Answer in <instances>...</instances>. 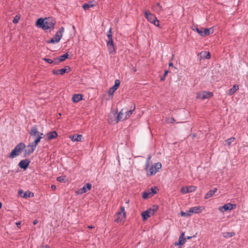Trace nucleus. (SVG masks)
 Returning <instances> with one entry per match:
<instances>
[{
  "label": "nucleus",
  "instance_id": "nucleus-53",
  "mask_svg": "<svg viewBox=\"0 0 248 248\" xmlns=\"http://www.w3.org/2000/svg\"><path fill=\"white\" fill-rule=\"evenodd\" d=\"M38 220L37 219H35L33 221V224L36 225L38 223Z\"/></svg>",
  "mask_w": 248,
  "mask_h": 248
},
{
  "label": "nucleus",
  "instance_id": "nucleus-39",
  "mask_svg": "<svg viewBox=\"0 0 248 248\" xmlns=\"http://www.w3.org/2000/svg\"><path fill=\"white\" fill-rule=\"evenodd\" d=\"M193 30L194 31H196L201 36H202V30L200 29L198 27H195V28H193Z\"/></svg>",
  "mask_w": 248,
  "mask_h": 248
},
{
  "label": "nucleus",
  "instance_id": "nucleus-12",
  "mask_svg": "<svg viewBox=\"0 0 248 248\" xmlns=\"http://www.w3.org/2000/svg\"><path fill=\"white\" fill-rule=\"evenodd\" d=\"M203 209L204 208L202 206H195L190 208L188 212L190 213L191 215L193 213L198 214L201 213Z\"/></svg>",
  "mask_w": 248,
  "mask_h": 248
},
{
  "label": "nucleus",
  "instance_id": "nucleus-9",
  "mask_svg": "<svg viewBox=\"0 0 248 248\" xmlns=\"http://www.w3.org/2000/svg\"><path fill=\"white\" fill-rule=\"evenodd\" d=\"M120 85V80L119 79H116L115 80L114 85L112 87L110 88L108 92L109 95L112 96L114 92L119 88Z\"/></svg>",
  "mask_w": 248,
  "mask_h": 248
},
{
  "label": "nucleus",
  "instance_id": "nucleus-23",
  "mask_svg": "<svg viewBox=\"0 0 248 248\" xmlns=\"http://www.w3.org/2000/svg\"><path fill=\"white\" fill-rule=\"evenodd\" d=\"M94 1H90L88 3H85L82 5V8L84 10H88L90 8L93 7L94 5Z\"/></svg>",
  "mask_w": 248,
  "mask_h": 248
},
{
  "label": "nucleus",
  "instance_id": "nucleus-37",
  "mask_svg": "<svg viewBox=\"0 0 248 248\" xmlns=\"http://www.w3.org/2000/svg\"><path fill=\"white\" fill-rule=\"evenodd\" d=\"M65 178H66V177L65 176H59V177H58L57 178V181H59V182H65Z\"/></svg>",
  "mask_w": 248,
  "mask_h": 248
},
{
  "label": "nucleus",
  "instance_id": "nucleus-3",
  "mask_svg": "<svg viewBox=\"0 0 248 248\" xmlns=\"http://www.w3.org/2000/svg\"><path fill=\"white\" fill-rule=\"evenodd\" d=\"M158 209V206L157 205H154L150 208L148 209L146 211L143 212L141 213V216L142 217L143 220H146L148 218L151 217L155 214V212H157Z\"/></svg>",
  "mask_w": 248,
  "mask_h": 248
},
{
  "label": "nucleus",
  "instance_id": "nucleus-16",
  "mask_svg": "<svg viewBox=\"0 0 248 248\" xmlns=\"http://www.w3.org/2000/svg\"><path fill=\"white\" fill-rule=\"evenodd\" d=\"M213 96V93L210 92H203L202 94L198 95V97L204 100L206 98H209Z\"/></svg>",
  "mask_w": 248,
  "mask_h": 248
},
{
  "label": "nucleus",
  "instance_id": "nucleus-62",
  "mask_svg": "<svg viewBox=\"0 0 248 248\" xmlns=\"http://www.w3.org/2000/svg\"><path fill=\"white\" fill-rule=\"evenodd\" d=\"M2 207V203L1 202H0V208H1Z\"/></svg>",
  "mask_w": 248,
  "mask_h": 248
},
{
  "label": "nucleus",
  "instance_id": "nucleus-8",
  "mask_svg": "<svg viewBox=\"0 0 248 248\" xmlns=\"http://www.w3.org/2000/svg\"><path fill=\"white\" fill-rule=\"evenodd\" d=\"M236 207L235 204H232L231 203H227L225 204L223 206L219 208V210L221 212H224L227 210H231L235 209Z\"/></svg>",
  "mask_w": 248,
  "mask_h": 248
},
{
  "label": "nucleus",
  "instance_id": "nucleus-42",
  "mask_svg": "<svg viewBox=\"0 0 248 248\" xmlns=\"http://www.w3.org/2000/svg\"><path fill=\"white\" fill-rule=\"evenodd\" d=\"M20 19V17L17 16H16L14 19H13V22L14 23V24H16V23H17L19 21V20Z\"/></svg>",
  "mask_w": 248,
  "mask_h": 248
},
{
  "label": "nucleus",
  "instance_id": "nucleus-51",
  "mask_svg": "<svg viewBox=\"0 0 248 248\" xmlns=\"http://www.w3.org/2000/svg\"><path fill=\"white\" fill-rule=\"evenodd\" d=\"M122 214H123V213L119 211L117 213L115 216H121Z\"/></svg>",
  "mask_w": 248,
  "mask_h": 248
},
{
  "label": "nucleus",
  "instance_id": "nucleus-38",
  "mask_svg": "<svg viewBox=\"0 0 248 248\" xmlns=\"http://www.w3.org/2000/svg\"><path fill=\"white\" fill-rule=\"evenodd\" d=\"M151 158V156L150 155H149L146 160V163L145 166V170L147 171V169L149 167V161Z\"/></svg>",
  "mask_w": 248,
  "mask_h": 248
},
{
  "label": "nucleus",
  "instance_id": "nucleus-52",
  "mask_svg": "<svg viewBox=\"0 0 248 248\" xmlns=\"http://www.w3.org/2000/svg\"><path fill=\"white\" fill-rule=\"evenodd\" d=\"M156 6H158L160 10H162V6L160 5V3L158 2L156 3Z\"/></svg>",
  "mask_w": 248,
  "mask_h": 248
},
{
  "label": "nucleus",
  "instance_id": "nucleus-7",
  "mask_svg": "<svg viewBox=\"0 0 248 248\" xmlns=\"http://www.w3.org/2000/svg\"><path fill=\"white\" fill-rule=\"evenodd\" d=\"M71 68L70 67V66L67 65V66H65L64 67V68H62L61 69L53 70L52 71V73L55 75H63L65 73H69V72L71 71Z\"/></svg>",
  "mask_w": 248,
  "mask_h": 248
},
{
  "label": "nucleus",
  "instance_id": "nucleus-10",
  "mask_svg": "<svg viewBox=\"0 0 248 248\" xmlns=\"http://www.w3.org/2000/svg\"><path fill=\"white\" fill-rule=\"evenodd\" d=\"M107 46L108 49V52L110 54L115 53V47L113 42V39H108L107 42Z\"/></svg>",
  "mask_w": 248,
  "mask_h": 248
},
{
  "label": "nucleus",
  "instance_id": "nucleus-30",
  "mask_svg": "<svg viewBox=\"0 0 248 248\" xmlns=\"http://www.w3.org/2000/svg\"><path fill=\"white\" fill-rule=\"evenodd\" d=\"M123 111H124V108H123L119 112V113L118 114L117 116V117H116V122H118V121L122 120H124L123 118V115L124 114L123 113Z\"/></svg>",
  "mask_w": 248,
  "mask_h": 248
},
{
  "label": "nucleus",
  "instance_id": "nucleus-31",
  "mask_svg": "<svg viewBox=\"0 0 248 248\" xmlns=\"http://www.w3.org/2000/svg\"><path fill=\"white\" fill-rule=\"evenodd\" d=\"M153 166L155 168V170L156 172H158L161 169L162 165L161 163L157 162L154 164Z\"/></svg>",
  "mask_w": 248,
  "mask_h": 248
},
{
  "label": "nucleus",
  "instance_id": "nucleus-44",
  "mask_svg": "<svg viewBox=\"0 0 248 248\" xmlns=\"http://www.w3.org/2000/svg\"><path fill=\"white\" fill-rule=\"evenodd\" d=\"M124 207L122 206L120 207V211H121V212H122L123 213V215H124V217H125V216H126V213H125V210H124Z\"/></svg>",
  "mask_w": 248,
  "mask_h": 248
},
{
  "label": "nucleus",
  "instance_id": "nucleus-34",
  "mask_svg": "<svg viewBox=\"0 0 248 248\" xmlns=\"http://www.w3.org/2000/svg\"><path fill=\"white\" fill-rule=\"evenodd\" d=\"M235 140V138L234 137H231L230 139H228L225 140V142L228 144V146L231 145L232 142H234Z\"/></svg>",
  "mask_w": 248,
  "mask_h": 248
},
{
  "label": "nucleus",
  "instance_id": "nucleus-40",
  "mask_svg": "<svg viewBox=\"0 0 248 248\" xmlns=\"http://www.w3.org/2000/svg\"><path fill=\"white\" fill-rule=\"evenodd\" d=\"M43 60L50 64H52L53 62V61L52 60L46 58H43Z\"/></svg>",
  "mask_w": 248,
  "mask_h": 248
},
{
  "label": "nucleus",
  "instance_id": "nucleus-5",
  "mask_svg": "<svg viewBox=\"0 0 248 248\" xmlns=\"http://www.w3.org/2000/svg\"><path fill=\"white\" fill-rule=\"evenodd\" d=\"M144 16L148 21L157 27H159V21L157 20L155 16L152 14L149 11L146 10L144 12Z\"/></svg>",
  "mask_w": 248,
  "mask_h": 248
},
{
  "label": "nucleus",
  "instance_id": "nucleus-50",
  "mask_svg": "<svg viewBox=\"0 0 248 248\" xmlns=\"http://www.w3.org/2000/svg\"><path fill=\"white\" fill-rule=\"evenodd\" d=\"M107 36L108 37V39H112V34H107Z\"/></svg>",
  "mask_w": 248,
  "mask_h": 248
},
{
  "label": "nucleus",
  "instance_id": "nucleus-26",
  "mask_svg": "<svg viewBox=\"0 0 248 248\" xmlns=\"http://www.w3.org/2000/svg\"><path fill=\"white\" fill-rule=\"evenodd\" d=\"M125 217H124V215L122 216H115L114 221L117 223L124 222L125 220Z\"/></svg>",
  "mask_w": 248,
  "mask_h": 248
},
{
  "label": "nucleus",
  "instance_id": "nucleus-58",
  "mask_svg": "<svg viewBox=\"0 0 248 248\" xmlns=\"http://www.w3.org/2000/svg\"><path fill=\"white\" fill-rule=\"evenodd\" d=\"M169 67H170V66L173 67V63H172V62H170V63H169Z\"/></svg>",
  "mask_w": 248,
  "mask_h": 248
},
{
  "label": "nucleus",
  "instance_id": "nucleus-41",
  "mask_svg": "<svg viewBox=\"0 0 248 248\" xmlns=\"http://www.w3.org/2000/svg\"><path fill=\"white\" fill-rule=\"evenodd\" d=\"M59 59L58 57L57 58H55L54 59H53V63L54 64V65H58L60 62H59Z\"/></svg>",
  "mask_w": 248,
  "mask_h": 248
},
{
  "label": "nucleus",
  "instance_id": "nucleus-24",
  "mask_svg": "<svg viewBox=\"0 0 248 248\" xmlns=\"http://www.w3.org/2000/svg\"><path fill=\"white\" fill-rule=\"evenodd\" d=\"M202 29H204V31H202V36L203 37L205 36L206 35H209L213 32V30L212 29V28H202Z\"/></svg>",
  "mask_w": 248,
  "mask_h": 248
},
{
  "label": "nucleus",
  "instance_id": "nucleus-13",
  "mask_svg": "<svg viewBox=\"0 0 248 248\" xmlns=\"http://www.w3.org/2000/svg\"><path fill=\"white\" fill-rule=\"evenodd\" d=\"M197 187L195 186H184L182 187L181 189V192L182 194H186L188 192H191L194 191L196 189Z\"/></svg>",
  "mask_w": 248,
  "mask_h": 248
},
{
  "label": "nucleus",
  "instance_id": "nucleus-15",
  "mask_svg": "<svg viewBox=\"0 0 248 248\" xmlns=\"http://www.w3.org/2000/svg\"><path fill=\"white\" fill-rule=\"evenodd\" d=\"M46 140L49 141L56 138L58 137V134L56 131H53L50 132H48L46 134Z\"/></svg>",
  "mask_w": 248,
  "mask_h": 248
},
{
  "label": "nucleus",
  "instance_id": "nucleus-6",
  "mask_svg": "<svg viewBox=\"0 0 248 248\" xmlns=\"http://www.w3.org/2000/svg\"><path fill=\"white\" fill-rule=\"evenodd\" d=\"M158 189L156 186L152 187L148 191H144L142 193V197L144 199H147L149 197L154 196V194L157 193Z\"/></svg>",
  "mask_w": 248,
  "mask_h": 248
},
{
  "label": "nucleus",
  "instance_id": "nucleus-1",
  "mask_svg": "<svg viewBox=\"0 0 248 248\" xmlns=\"http://www.w3.org/2000/svg\"><path fill=\"white\" fill-rule=\"evenodd\" d=\"M56 24V21L53 17H48L45 19L40 18L36 21V25L44 30L53 29Z\"/></svg>",
  "mask_w": 248,
  "mask_h": 248
},
{
  "label": "nucleus",
  "instance_id": "nucleus-14",
  "mask_svg": "<svg viewBox=\"0 0 248 248\" xmlns=\"http://www.w3.org/2000/svg\"><path fill=\"white\" fill-rule=\"evenodd\" d=\"M186 242V238L185 237V232H183L179 238L178 242H175L174 245L175 246L183 245Z\"/></svg>",
  "mask_w": 248,
  "mask_h": 248
},
{
  "label": "nucleus",
  "instance_id": "nucleus-25",
  "mask_svg": "<svg viewBox=\"0 0 248 248\" xmlns=\"http://www.w3.org/2000/svg\"><path fill=\"white\" fill-rule=\"evenodd\" d=\"M82 136L79 134H74L70 137L71 140L73 141H80Z\"/></svg>",
  "mask_w": 248,
  "mask_h": 248
},
{
  "label": "nucleus",
  "instance_id": "nucleus-18",
  "mask_svg": "<svg viewBox=\"0 0 248 248\" xmlns=\"http://www.w3.org/2000/svg\"><path fill=\"white\" fill-rule=\"evenodd\" d=\"M29 133L31 136H34L35 137L38 136L39 132L38 131L37 125H35L33 126L29 132Z\"/></svg>",
  "mask_w": 248,
  "mask_h": 248
},
{
  "label": "nucleus",
  "instance_id": "nucleus-60",
  "mask_svg": "<svg viewBox=\"0 0 248 248\" xmlns=\"http://www.w3.org/2000/svg\"><path fill=\"white\" fill-rule=\"evenodd\" d=\"M20 222H18L16 223V225L18 226V225H20Z\"/></svg>",
  "mask_w": 248,
  "mask_h": 248
},
{
  "label": "nucleus",
  "instance_id": "nucleus-36",
  "mask_svg": "<svg viewBox=\"0 0 248 248\" xmlns=\"http://www.w3.org/2000/svg\"><path fill=\"white\" fill-rule=\"evenodd\" d=\"M37 145H38V144L36 142H35V141L34 140L33 142H32L31 143L29 144L27 146V147L28 148L31 147L32 148H33L34 149H35Z\"/></svg>",
  "mask_w": 248,
  "mask_h": 248
},
{
  "label": "nucleus",
  "instance_id": "nucleus-2",
  "mask_svg": "<svg viewBox=\"0 0 248 248\" xmlns=\"http://www.w3.org/2000/svg\"><path fill=\"white\" fill-rule=\"evenodd\" d=\"M26 145L23 142H20L16 145L14 149L11 151V153L9 155L8 157L14 158L16 156L19 155L21 153L22 151L25 149Z\"/></svg>",
  "mask_w": 248,
  "mask_h": 248
},
{
  "label": "nucleus",
  "instance_id": "nucleus-20",
  "mask_svg": "<svg viewBox=\"0 0 248 248\" xmlns=\"http://www.w3.org/2000/svg\"><path fill=\"white\" fill-rule=\"evenodd\" d=\"M135 105L134 106L133 109H130L129 110L128 109H127L126 108H124V110L125 111V116L123 120H125L128 119L129 117H130L131 114H132V112L135 109Z\"/></svg>",
  "mask_w": 248,
  "mask_h": 248
},
{
  "label": "nucleus",
  "instance_id": "nucleus-63",
  "mask_svg": "<svg viewBox=\"0 0 248 248\" xmlns=\"http://www.w3.org/2000/svg\"><path fill=\"white\" fill-rule=\"evenodd\" d=\"M73 29H74V30H75V26H73Z\"/></svg>",
  "mask_w": 248,
  "mask_h": 248
},
{
  "label": "nucleus",
  "instance_id": "nucleus-48",
  "mask_svg": "<svg viewBox=\"0 0 248 248\" xmlns=\"http://www.w3.org/2000/svg\"><path fill=\"white\" fill-rule=\"evenodd\" d=\"M30 155V154L28 153V152L26 150H24V155H23V156L24 157H26L27 156H28Z\"/></svg>",
  "mask_w": 248,
  "mask_h": 248
},
{
  "label": "nucleus",
  "instance_id": "nucleus-57",
  "mask_svg": "<svg viewBox=\"0 0 248 248\" xmlns=\"http://www.w3.org/2000/svg\"><path fill=\"white\" fill-rule=\"evenodd\" d=\"M43 136H44L43 133L39 132V136H38L39 137H43Z\"/></svg>",
  "mask_w": 248,
  "mask_h": 248
},
{
  "label": "nucleus",
  "instance_id": "nucleus-21",
  "mask_svg": "<svg viewBox=\"0 0 248 248\" xmlns=\"http://www.w3.org/2000/svg\"><path fill=\"white\" fill-rule=\"evenodd\" d=\"M200 58L202 59H209L211 58V54L209 51H202L200 53Z\"/></svg>",
  "mask_w": 248,
  "mask_h": 248
},
{
  "label": "nucleus",
  "instance_id": "nucleus-56",
  "mask_svg": "<svg viewBox=\"0 0 248 248\" xmlns=\"http://www.w3.org/2000/svg\"><path fill=\"white\" fill-rule=\"evenodd\" d=\"M175 121V119H174L173 118H171V122H170V123H174Z\"/></svg>",
  "mask_w": 248,
  "mask_h": 248
},
{
  "label": "nucleus",
  "instance_id": "nucleus-29",
  "mask_svg": "<svg viewBox=\"0 0 248 248\" xmlns=\"http://www.w3.org/2000/svg\"><path fill=\"white\" fill-rule=\"evenodd\" d=\"M149 170L150 173H147V176H151L154 175L156 172L155 170V168L154 167L153 165H152V166H151L149 168Z\"/></svg>",
  "mask_w": 248,
  "mask_h": 248
},
{
  "label": "nucleus",
  "instance_id": "nucleus-54",
  "mask_svg": "<svg viewBox=\"0 0 248 248\" xmlns=\"http://www.w3.org/2000/svg\"><path fill=\"white\" fill-rule=\"evenodd\" d=\"M111 28H110L108 31V34H112V32H111Z\"/></svg>",
  "mask_w": 248,
  "mask_h": 248
},
{
  "label": "nucleus",
  "instance_id": "nucleus-55",
  "mask_svg": "<svg viewBox=\"0 0 248 248\" xmlns=\"http://www.w3.org/2000/svg\"><path fill=\"white\" fill-rule=\"evenodd\" d=\"M88 228L90 229H93L94 228V226H92V225H90V226H88Z\"/></svg>",
  "mask_w": 248,
  "mask_h": 248
},
{
  "label": "nucleus",
  "instance_id": "nucleus-19",
  "mask_svg": "<svg viewBox=\"0 0 248 248\" xmlns=\"http://www.w3.org/2000/svg\"><path fill=\"white\" fill-rule=\"evenodd\" d=\"M22 190H19L18 193L21 195V196L24 198H27L28 197H33L34 196V194L32 192L30 191H27L24 193L23 195H21V193H23Z\"/></svg>",
  "mask_w": 248,
  "mask_h": 248
},
{
  "label": "nucleus",
  "instance_id": "nucleus-64",
  "mask_svg": "<svg viewBox=\"0 0 248 248\" xmlns=\"http://www.w3.org/2000/svg\"><path fill=\"white\" fill-rule=\"evenodd\" d=\"M193 188H189V190H192Z\"/></svg>",
  "mask_w": 248,
  "mask_h": 248
},
{
  "label": "nucleus",
  "instance_id": "nucleus-27",
  "mask_svg": "<svg viewBox=\"0 0 248 248\" xmlns=\"http://www.w3.org/2000/svg\"><path fill=\"white\" fill-rule=\"evenodd\" d=\"M238 89L239 87L237 85H234L229 90L228 94L230 95H232Z\"/></svg>",
  "mask_w": 248,
  "mask_h": 248
},
{
  "label": "nucleus",
  "instance_id": "nucleus-33",
  "mask_svg": "<svg viewBox=\"0 0 248 248\" xmlns=\"http://www.w3.org/2000/svg\"><path fill=\"white\" fill-rule=\"evenodd\" d=\"M235 235L234 232H225L223 233V236L225 238H230Z\"/></svg>",
  "mask_w": 248,
  "mask_h": 248
},
{
  "label": "nucleus",
  "instance_id": "nucleus-59",
  "mask_svg": "<svg viewBox=\"0 0 248 248\" xmlns=\"http://www.w3.org/2000/svg\"><path fill=\"white\" fill-rule=\"evenodd\" d=\"M192 237V236H187V237H186V239H191Z\"/></svg>",
  "mask_w": 248,
  "mask_h": 248
},
{
  "label": "nucleus",
  "instance_id": "nucleus-11",
  "mask_svg": "<svg viewBox=\"0 0 248 248\" xmlns=\"http://www.w3.org/2000/svg\"><path fill=\"white\" fill-rule=\"evenodd\" d=\"M31 162V160L29 159H25L21 160L18 163V166L24 170H26Z\"/></svg>",
  "mask_w": 248,
  "mask_h": 248
},
{
  "label": "nucleus",
  "instance_id": "nucleus-46",
  "mask_svg": "<svg viewBox=\"0 0 248 248\" xmlns=\"http://www.w3.org/2000/svg\"><path fill=\"white\" fill-rule=\"evenodd\" d=\"M43 138V137H39V136H37L36 137V139L34 140V141H35V142H36L37 144H38L40 141V140Z\"/></svg>",
  "mask_w": 248,
  "mask_h": 248
},
{
  "label": "nucleus",
  "instance_id": "nucleus-45",
  "mask_svg": "<svg viewBox=\"0 0 248 248\" xmlns=\"http://www.w3.org/2000/svg\"><path fill=\"white\" fill-rule=\"evenodd\" d=\"M28 149H25L28 153L31 154V153H32L35 150V149H34L33 148H32L31 147H29V148H28Z\"/></svg>",
  "mask_w": 248,
  "mask_h": 248
},
{
  "label": "nucleus",
  "instance_id": "nucleus-43",
  "mask_svg": "<svg viewBox=\"0 0 248 248\" xmlns=\"http://www.w3.org/2000/svg\"><path fill=\"white\" fill-rule=\"evenodd\" d=\"M181 215L183 217H186V216H191L190 213L188 212L187 213L184 212V211H181Z\"/></svg>",
  "mask_w": 248,
  "mask_h": 248
},
{
  "label": "nucleus",
  "instance_id": "nucleus-61",
  "mask_svg": "<svg viewBox=\"0 0 248 248\" xmlns=\"http://www.w3.org/2000/svg\"><path fill=\"white\" fill-rule=\"evenodd\" d=\"M45 248H50V247H49V246H48V245H46V246H45Z\"/></svg>",
  "mask_w": 248,
  "mask_h": 248
},
{
  "label": "nucleus",
  "instance_id": "nucleus-28",
  "mask_svg": "<svg viewBox=\"0 0 248 248\" xmlns=\"http://www.w3.org/2000/svg\"><path fill=\"white\" fill-rule=\"evenodd\" d=\"M82 188V190H83V191H84L85 193H86L91 189L92 185L90 183H87L85 185H84V186Z\"/></svg>",
  "mask_w": 248,
  "mask_h": 248
},
{
  "label": "nucleus",
  "instance_id": "nucleus-22",
  "mask_svg": "<svg viewBox=\"0 0 248 248\" xmlns=\"http://www.w3.org/2000/svg\"><path fill=\"white\" fill-rule=\"evenodd\" d=\"M217 188H214L210 190L205 195L204 198L205 199H208L209 198L213 196V195L215 194V192L217 191Z\"/></svg>",
  "mask_w": 248,
  "mask_h": 248
},
{
  "label": "nucleus",
  "instance_id": "nucleus-47",
  "mask_svg": "<svg viewBox=\"0 0 248 248\" xmlns=\"http://www.w3.org/2000/svg\"><path fill=\"white\" fill-rule=\"evenodd\" d=\"M76 193H77V194L81 195V194L84 193L85 192L83 191V190H82V188H81L78 189Z\"/></svg>",
  "mask_w": 248,
  "mask_h": 248
},
{
  "label": "nucleus",
  "instance_id": "nucleus-35",
  "mask_svg": "<svg viewBox=\"0 0 248 248\" xmlns=\"http://www.w3.org/2000/svg\"><path fill=\"white\" fill-rule=\"evenodd\" d=\"M169 72L170 71L169 70L165 71L163 75L160 77V80L161 81H163L165 79L166 76Z\"/></svg>",
  "mask_w": 248,
  "mask_h": 248
},
{
  "label": "nucleus",
  "instance_id": "nucleus-17",
  "mask_svg": "<svg viewBox=\"0 0 248 248\" xmlns=\"http://www.w3.org/2000/svg\"><path fill=\"white\" fill-rule=\"evenodd\" d=\"M83 94H74L72 96V100L74 103H78L83 99Z\"/></svg>",
  "mask_w": 248,
  "mask_h": 248
},
{
  "label": "nucleus",
  "instance_id": "nucleus-32",
  "mask_svg": "<svg viewBox=\"0 0 248 248\" xmlns=\"http://www.w3.org/2000/svg\"><path fill=\"white\" fill-rule=\"evenodd\" d=\"M69 55L68 54V52H66L65 54L62 55L59 57H58L59 59V62H62L64 61L66 59H68L69 57Z\"/></svg>",
  "mask_w": 248,
  "mask_h": 248
},
{
  "label": "nucleus",
  "instance_id": "nucleus-4",
  "mask_svg": "<svg viewBox=\"0 0 248 248\" xmlns=\"http://www.w3.org/2000/svg\"><path fill=\"white\" fill-rule=\"evenodd\" d=\"M64 31V28L63 27H62L59 31H58L54 36L51 38L50 40L46 41L47 44H55V43H58L60 41L62 37V34Z\"/></svg>",
  "mask_w": 248,
  "mask_h": 248
},
{
  "label": "nucleus",
  "instance_id": "nucleus-49",
  "mask_svg": "<svg viewBox=\"0 0 248 248\" xmlns=\"http://www.w3.org/2000/svg\"><path fill=\"white\" fill-rule=\"evenodd\" d=\"M51 188L53 190H55L56 189V186L55 185H52L51 186Z\"/></svg>",
  "mask_w": 248,
  "mask_h": 248
}]
</instances>
